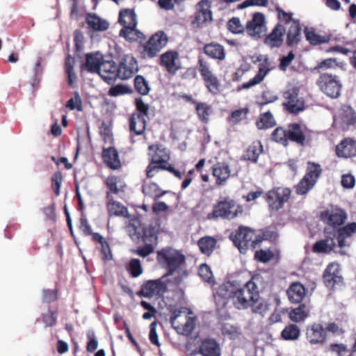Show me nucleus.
Listing matches in <instances>:
<instances>
[{"instance_id": "de8ad7c7", "label": "nucleus", "mask_w": 356, "mask_h": 356, "mask_svg": "<svg viewBox=\"0 0 356 356\" xmlns=\"http://www.w3.org/2000/svg\"><path fill=\"white\" fill-rule=\"evenodd\" d=\"M71 17L76 20L85 17V22L89 25V13H87L86 7L78 6L77 0H74L71 10Z\"/></svg>"}, {"instance_id": "864d4df0", "label": "nucleus", "mask_w": 356, "mask_h": 356, "mask_svg": "<svg viewBox=\"0 0 356 356\" xmlns=\"http://www.w3.org/2000/svg\"><path fill=\"white\" fill-rule=\"evenodd\" d=\"M315 184L314 180L304 177L296 186V193L299 195H305L313 188Z\"/></svg>"}, {"instance_id": "774afa93", "label": "nucleus", "mask_w": 356, "mask_h": 356, "mask_svg": "<svg viewBox=\"0 0 356 356\" xmlns=\"http://www.w3.org/2000/svg\"><path fill=\"white\" fill-rule=\"evenodd\" d=\"M58 295L56 290L46 289L42 293V300L44 302L51 303L57 300Z\"/></svg>"}, {"instance_id": "f704fd0d", "label": "nucleus", "mask_w": 356, "mask_h": 356, "mask_svg": "<svg viewBox=\"0 0 356 356\" xmlns=\"http://www.w3.org/2000/svg\"><path fill=\"white\" fill-rule=\"evenodd\" d=\"M250 307L253 312L257 314H264L268 309L266 301L260 298L257 287L254 293V300L250 302Z\"/></svg>"}, {"instance_id": "37998d69", "label": "nucleus", "mask_w": 356, "mask_h": 356, "mask_svg": "<svg viewBox=\"0 0 356 356\" xmlns=\"http://www.w3.org/2000/svg\"><path fill=\"white\" fill-rule=\"evenodd\" d=\"M216 243L215 238L211 236H205L199 240L198 246L202 253L209 255L213 251Z\"/></svg>"}, {"instance_id": "c85d7f7f", "label": "nucleus", "mask_w": 356, "mask_h": 356, "mask_svg": "<svg viewBox=\"0 0 356 356\" xmlns=\"http://www.w3.org/2000/svg\"><path fill=\"white\" fill-rule=\"evenodd\" d=\"M149 149V154L151 156L153 163L161 164L166 163L169 160V154L165 148L151 145Z\"/></svg>"}, {"instance_id": "ddd939ff", "label": "nucleus", "mask_w": 356, "mask_h": 356, "mask_svg": "<svg viewBox=\"0 0 356 356\" xmlns=\"http://www.w3.org/2000/svg\"><path fill=\"white\" fill-rule=\"evenodd\" d=\"M118 78L125 80L131 78L138 70L136 59L131 55L124 56L118 66Z\"/></svg>"}, {"instance_id": "f8f14e48", "label": "nucleus", "mask_w": 356, "mask_h": 356, "mask_svg": "<svg viewBox=\"0 0 356 356\" xmlns=\"http://www.w3.org/2000/svg\"><path fill=\"white\" fill-rule=\"evenodd\" d=\"M321 220L327 225L340 226L347 218L346 212L337 207H330L321 213Z\"/></svg>"}, {"instance_id": "1a4fd4ad", "label": "nucleus", "mask_w": 356, "mask_h": 356, "mask_svg": "<svg viewBox=\"0 0 356 356\" xmlns=\"http://www.w3.org/2000/svg\"><path fill=\"white\" fill-rule=\"evenodd\" d=\"M318 84L321 90L331 98H337L340 95L341 85L335 76L322 74Z\"/></svg>"}, {"instance_id": "4c0bfd02", "label": "nucleus", "mask_w": 356, "mask_h": 356, "mask_svg": "<svg viewBox=\"0 0 356 356\" xmlns=\"http://www.w3.org/2000/svg\"><path fill=\"white\" fill-rule=\"evenodd\" d=\"M204 52L212 58L223 60L225 57L224 48L218 44H209L204 47Z\"/></svg>"}, {"instance_id": "9d476101", "label": "nucleus", "mask_w": 356, "mask_h": 356, "mask_svg": "<svg viewBox=\"0 0 356 356\" xmlns=\"http://www.w3.org/2000/svg\"><path fill=\"white\" fill-rule=\"evenodd\" d=\"M299 86L296 83H289L284 94L287 100L285 104L291 113H297L304 109V101L298 97Z\"/></svg>"}, {"instance_id": "7c9ffc66", "label": "nucleus", "mask_w": 356, "mask_h": 356, "mask_svg": "<svg viewBox=\"0 0 356 356\" xmlns=\"http://www.w3.org/2000/svg\"><path fill=\"white\" fill-rule=\"evenodd\" d=\"M340 268L339 264L332 263L326 268L323 277L327 284L332 282L337 283L341 281V276L339 275Z\"/></svg>"}, {"instance_id": "b1692460", "label": "nucleus", "mask_w": 356, "mask_h": 356, "mask_svg": "<svg viewBox=\"0 0 356 356\" xmlns=\"http://www.w3.org/2000/svg\"><path fill=\"white\" fill-rule=\"evenodd\" d=\"M339 156L348 158L356 156V141L346 138L343 140L336 148Z\"/></svg>"}, {"instance_id": "5fc2aeb1", "label": "nucleus", "mask_w": 356, "mask_h": 356, "mask_svg": "<svg viewBox=\"0 0 356 356\" xmlns=\"http://www.w3.org/2000/svg\"><path fill=\"white\" fill-rule=\"evenodd\" d=\"M272 138L273 140L280 143L286 146L289 141L288 131L282 129V127H278L273 132Z\"/></svg>"}, {"instance_id": "c9c22d12", "label": "nucleus", "mask_w": 356, "mask_h": 356, "mask_svg": "<svg viewBox=\"0 0 356 356\" xmlns=\"http://www.w3.org/2000/svg\"><path fill=\"white\" fill-rule=\"evenodd\" d=\"M82 194L86 195L89 194L88 181L86 179H82L79 183L76 182V197L78 200V210L81 213H84L85 206L81 197Z\"/></svg>"}, {"instance_id": "09e8293b", "label": "nucleus", "mask_w": 356, "mask_h": 356, "mask_svg": "<svg viewBox=\"0 0 356 356\" xmlns=\"http://www.w3.org/2000/svg\"><path fill=\"white\" fill-rule=\"evenodd\" d=\"M106 185L114 193L122 191L125 187L124 182L120 178L113 176L107 178Z\"/></svg>"}, {"instance_id": "4d7b16f0", "label": "nucleus", "mask_w": 356, "mask_h": 356, "mask_svg": "<svg viewBox=\"0 0 356 356\" xmlns=\"http://www.w3.org/2000/svg\"><path fill=\"white\" fill-rule=\"evenodd\" d=\"M74 41L76 54L79 57H81L80 54L82 53L84 46V36L81 31L76 30L74 31Z\"/></svg>"}, {"instance_id": "5701e85b", "label": "nucleus", "mask_w": 356, "mask_h": 356, "mask_svg": "<svg viewBox=\"0 0 356 356\" xmlns=\"http://www.w3.org/2000/svg\"><path fill=\"white\" fill-rule=\"evenodd\" d=\"M286 29L281 25H277L266 38L265 44L270 48L280 47L284 41L283 36Z\"/></svg>"}, {"instance_id": "7ed1b4c3", "label": "nucleus", "mask_w": 356, "mask_h": 356, "mask_svg": "<svg viewBox=\"0 0 356 356\" xmlns=\"http://www.w3.org/2000/svg\"><path fill=\"white\" fill-rule=\"evenodd\" d=\"M90 72L97 73L106 83H112L118 78V66L113 60H104L102 54H90Z\"/></svg>"}, {"instance_id": "6ab92c4d", "label": "nucleus", "mask_w": 356, "mask_h": 356, "mask_svg": "<svg viewBox=\"0 0 356 356\" xmlns=\"http://www.w3.org/2000/svg\"><path fill=\"white\" fill-rule=\"evenodd\" d=\"M270 62L268 58H265L259 65V71L257 74L250 81L243 83L242 88L244 89L250 88L261 83L267 74L271 70Z\"/></svg>"}, {"instance_id": "c03bdc74", "label": "nucleus", "mask_w": 356, "mask_h": 356, "mask_svg": "<svg viewBox=\"0 0 356 356\" xmlns=\"http://www.w3.org/2000/svg\"><path fill=\"white\" fill-rule=\"evenodd\" d=\"M222 335L230 339H236L241 334V329L229 323H223L221 326Z\"/></svg>"}, {"instance_id": "393cba45", "label": "nucleus", "mask_w": 356, "mask_h": 356, "mask_svg": "<svg viewBox=\"0 0 356 356\" xmlns=\"http://www.w3.org/2000/svg\"><path fill=\"white\" fill-rule=\"evenodd\" d=\"M356 232V222L348 224L338 231V245L342 248L350 245L348 238Z\"/></svg>"}, {"instance_id": "a19ab883", "label": "nucleus", "mask_w": 356, "mask_h": 356, "mask_svg": "<svg viewBox=\"0 0 356 356\" xmlns=\"http://www.w3.org/2000/svg\"><path fill=\"white\" fill-rule=\"evenodd\" d=\"M109 22L97 14H90V29L95 31H105L109 28Z\"/></svg>"}, {"instance_id": "49530a36", "label": "nucleus", "mask_w": 356, "mask_h": 356, "mask_svg": "<svg viewBox=\"0 0 356 356\" xmlns=\"http://www.w3.org/2000/svg\"><path fill=\"white\" fill-rule=\"evenodd\" d=\"M300 334V330L296 325L291 324L287 325L282 332L281 336L284 340H297Z\"/></svg>"}, {"instance_id": "ea45409f", "label": "nucleus", "mask_w": 356, "mask_h": 356, "mask_svg": "<svg viewBox=\"0 0 356 356\" xmlns=\"http://www.w3.org/2000/svg\"><path fill=\"white\" fill-rule=\"evenodd\" d=\"M306 40L312 45H317L328 42V38L315 32L312 28L306 27L304 30Z\"/></svg>"}, {"instance_id": "13d9d810", "label": "nucleus", "mask_w": 356, "mask_h": 356, "mask_svg": "<svg viewBox=\"0 0 356 356\" xmlns=\"http://www.w3.org/2000/svg\"><path fill=\"white\" fill-rule=\"evenodd\" d=\"M196 111L201 121L207 122L210 114V107L204 103H197L196 104Z\"/></svg>"}, {"instance_id": "680f3d73", "label": "nucleus", "mask_w": 356, "mask_h": 356, "mask_svg": "<svg viewBox=\"0 0 356 356\" xmlns=\"http://www.w3.org/2000/svg\"><path fill=\"white\" fill-rule=\"evenodd\" d=\"M228 29L234 33H241L243 31L244 27L238 17H233L228 22Z\"/></svg>"}, {"instance_id": "dca6fc26", "label": "nucleus", "mask_w": 356, "mask_h": 356, "mask_svg": "<svg viewBox=\"0 0 356 356\" xmlns=\"http://www.w3.org/2000/svg\"><path fill=\"white\" fill-rule=\"evenodd\" d=\"M264 22V15L259 13H255L252 19L246 24V31L248 35L255 38H261L265 35L266 29Z\"/></svg>"}, {"instance_id": "9b49d317", "label": "nucleus", "mask_w": 356, "mask_h": 356, "mask_svg": "<svg viewBox=\"0 0 356 356\" xmlns=\"http://www.w3.org/2000/svg\"><path fill=\"white\" fill-rule=\"evenodd\" d=\"M291 195V190L288 188L279 187L270 191L267 194V202L269 207L273 210L282 208Z\"/></svg>"}, {"instance_id": "0eeeda50", "label": "nucleus", "mask_w": 356, "mask_h": 356, "mask_svg": "<svg viewBox=\"0 0 356 356\" xmlns=\"http://www.w3.org/2000/svg\"><path fill=\"white\" fill-rule=\"evenodd\" d=\"M170 323L179 334L187 335L195 328V317L188 309L181 308L173 312Z\"/></svg>"}, {"instance_id": "a211bd4d", "label": "nucleus", "mask_w": 356, "mask_h": 356, "mask_svg": "<svg viewBox=\"0 0 356 356\" xmlns=\"http://www.w3.org/2000/svg\"><path fill=\"white\" fill-rule=\"evenodd\" d=\"M161 65L165 67L170 74H175L181 67L179 54L177 51H169L161 56Z\"/></svg>"}, {"instance_id": "f257e3e1", "label": "nucleus", "mask_w": 356, "mask_h": 356, "mask_svg": "<svg viewBox=\"0 0 356 356\" xmlns=\"http://www.w3.org/2000/svg\"><path fill=\"white\" fill-rule=\"evenodd\" d=\"M254 277L243 286L232 283L226 282L219 286L214 293L216 304L218 308H223L229 302L237 309H246L250 307V302L254 300V293L257 287Z\"/></svg>"}, {"instance_id": "603ef678", "label": "nucleus", "mask_w": 356, "mask_h": 356, "mask_svg": "<svg viewBox=\"0 0 356 356\" xmlns=\"http://www.w3.org/2000/svg\"><path fill=\"white\" fill-rule=\"evenodd\" d=\"M275 124V121L270 112L264 113L259 122H257L258 129L270 128Z\"/></svg>"}, {"instance_id": "72a5a7b5", "label": "nucleus", "mask_w": 356, "mask_h": 356, "mask_svg": "<svg viewBox=\"0 0 356 356\" xmlns=\"http://www.w3.org/2000/svg\"><path fill=\"white\" fill-rule=\"evenodd\" d=\"M300 26L298 22H292L287 33L286 43L288 45H294L301 40Z\"/></svg>"}, {"instance_id": "f3484780", "label": "nucleus", "mask_w": 356, "mask_h": 356, "mask_svg": "<svg viewBox=\"0 0 356 356\" xmlns=\"http://www.w3.org/2000/svg\"><path fill=\"white\" fill-rule=\"evenodd\" d=\"M307 339L312 345L323 344L327 338L326 330L321 323H314L307 330Z\"/></svg>"}, {"instance_id": "20e7f679", "label": "nucleus", "mask_w": 356, "mask_h": 356, "mask_svg": "<svg viewBox=\"0 0 356 356\" xmlns=\"http://www.w3.org/2000/svg\"><path fill=\"white\" fill-rule=\"evenodd\" d=\"M119 22L123 26L119 35L129 42H135L144 38L142 32L136 29L137 16L131 9H124L119 14Z\"/></svg>"}, {"instance_id": "a18cd8bd", "label": "nucleus", "mask_w": 356, "mask_h": 356, "mask_svg": "<svg viewBox=\"0 0 356 356\" xmlns=\"http://www.w3.org/2000/svg\"><path fill=\"white\" fill-rule=\"evenodd\" d=\"M309 315V312L306 309L305 305H300L293 309L289 314V318L292 321L300 322L305 321Z\"/></svg>"}, {"instance_id": "2eb2a0df", "label": "nucleus", "mask_w": 356, "mask_h": 356, "mask_svg": "<svg viewBox=\"0 0 356 356\" xmlns=\"http://www.w3.org/2000/svg\"><path fill=\"white\" fill-rule=\"evenodd\" d=\"M167 291V285L161 280H149L142 286L141 293L146 298H159Z\"/></svg>"}, {"instance_id": "c756f323", "label": "nucleus", "mask_w": 356, "mask_h": 356, "mask_svg": "<svg viewBox=\"0 0 356 356\" xmlns=\"http://www.w3.org/2000/svg\"><path fill=\"white\" fill-rule=\"evenodd\" d=\"M342 122L346 125H349L356 122V115L350 106H344L337 115L334 116V122Z\"/></svg>"}, {"instance_id": "a878e982", "label": "nucleus", "mask_w": 356, "mask_h": 356, "mask_svg": "<svg viewBox=\"0 0 356 356\" xmlns=\"http://www.w3.org/2000/svg\"><path fill=\"white\" fill-rule=\"evenodd\" d=\"M287 296L291 303L300 302L305 296V289L299 282H294L291 284L287 291Z\"/></svg>"}, {"instance_id": "412c9836", "label": "nucleus", "mask_w": 356, "mask_h": 356, "mask_svg": "<svg viewBox=\"0 0 356 356\" xmlns=\"http://www.w3.org/2000/svg\"><path fill=\"white\" fill-rule=\"evenodd\" d=\"M212 172L218 185H224L231 176L229 166L223 162L214 164L212 167Z\"/></svg>"}, {"instance_id": "aec40b11", "label": "nucleus", "mask_w": 356, "mask_h": 356, "mask_svg": "<svg viewBox=\"0 0 356 356\" xmlns=\"http://www.w3.org/2000/svg\"><path fill=\"white\" fill-rule=\"evenodd\" d=\"M90 236L92 242L96 245L97 248L100 250L103 259L105 261L111 260L113 255L106 238L99 233L92 232H90Z\"/></svg>"}, {"instance_id": "3c124183", "label": "nucleus", "mask_w": 356, "mask_h": 356, "mask_svg": "<svg viewBox=\"0 0 356 356\" xmlns=\"http://www.w3.org/2000/svg\"><path fill=\"white\" fill-rule=\"evenodd\" d=\"M136 90L142 95H146L149 92V86L145 79L140 75H138L134 80Z\"/></svg>"}, {"instance_id": "39448f33", "label": "nucleus", "mask_w": 356, "mask_h": 356, "mask_svg": "<svg viewBox=\"0 0 356 356\" xmlns=\"http://www.w3.org/2000/svg\"><path fill=\"white\" fill-rule=\"evenodd\" d=\"M230 239L241 253L245 254L248 250H253L261 243L263 238L257 235L254 232L248 227H239L235 233H232Z\"/></svg>"}, {"instance_id": "e2e57ef3", "label": "nucleus", "mask_w": 356, "mask_h": 356, "mask_svg": "<svg viewBox=\"0 0 356 356\" xmlns=\"http://www.w3.org/2000/svg\"><path fill=\"white\" fill-rule=\"evenodd\" d=\"M129 270L131 275L134 277H138L143 273L140 262L137 259H133L130 261L129 265Z\"/></svg>"}, {"instance_id": "338daca9", "label": "nucleus", "mask_w": 356, "mask_h": 356, "mask_svg": "<svg viewBox=\"0 0 356 356\" xmlns=\"http://www.w3.org/2000/svg\"><path fill=\"white\" fill-rule=\"evenodd\" d=\"M255 258L263 263H267L273 257V254L269 250L257 251L254 254Z\"/></svg>"}, {"instance_id": "bf43d9fd", "label": "nucleus", "mask_w": 356, "mask_h": 356, "mask_svg": "<svg viewBox=\"0 0 356 356\" xmlns=\"http://www.w3.org/2000/svg\"><path fill=\"white\" fill-rule=\"evenodd\" d=\"M321 172V168L319 165L309 163L307 168V172L304 176L307 179L314 180L316 183Z\"/></svg>"}, {"instance_id": "f03ea898", "label": "nucleus", "mask_w": 356, "mask_h": 356, "mask_svg": "<svg viewBox=\"0 0 356 356\" xmlns=\"http://www.w3.org/2000/svg\"><path fill=\"white\" fill-rule=\"evenodd\" d=\"M158 260L173 276L175 283L179 284L187 277L188 273L181 268L185 257L179 251L172 248L162 250L158 252Z\"/></svg>"}, {"instance_id": "58836bf2", "label": "nucleus", "mask_w": 356, "mask_h": 356, "mask_svg": "<svg viewBox=\"0 0 356 356\" xmlns=\"http://www.w3.org/2000/svg\"><path fill=\"white\" fill-rule=\"evenodd\" d=\"M143 192L145 196H149L154 200H156L167 193V191H163L155 183L145 184L143 186Z\"/></svg>"}, {"instance_id": "2f4dec72", "label": "nucleus", "mask_w": 356, "mask_h": 356, "mask_svg": "<svg viewBox=\"0 0 356 356\" xmlns=\"http://www.w3.org/2000/svg\"><path fill=\"white\" fill-rule=\"evenodd\" d=\"M130 131L136 135H141L146 127L145 118L140 114H133L130 119Z\"/></svg>"}, {"instance_id": "423d86ee", "label": "nucleus", "mask_w": 356, "mask_h": 356, "mask_svg": "<svg viewBox=\"0 0 356 356\" xmlns=\"http://www.w3.org/2000/svg\"><path fill=\"white\" fill-rule=\"evenodd\" d=\"M243 211V207L237 204L236 201L230 198H225L214 205L213 211L208 213L209 220L222 218L232 220L236 218Z\"/></svg>"}, {"instance_id": "4be33fe9", "label": "nucleus", "mask_w": 356, "mask_h": 356, "mask_svg": "<svg viewBox=\"0 0 356 356\" xmlns=\"http://www.w3.org/2000/svg\"><path fill=\"white\" fill-rule=\"evenodd\" d=\"M199 353L202 356H220V344L213 339H205L199 347Z\"/></svg>"}, {"instance_id": "0e129e2a", "label": "nucleus", "mask_w": 356, "mask_h": 356, "mask_svg": "<svg viewBox=\"0 0 356 356\" xmlns=\"http://www.w3.org/2000/svg\"><path fill=\"white\" fill-rule=\"evenodd\" d=\"M330 350L337 356H344L348 353V346L344 343H331Z\"/></svg>"}, {"instance_id": "e433bc0d", "label": "nucleus", "mask_w": 356, "mask_h": 356, "mask_svg": "<svg viewBox=\"0 0 356 356\" xmlns=\"http://www.w3.org/2000/svg\"><path fill=\"white\" fill-rule=\"evenodd\" d=\"M263 151V147L259 141L250 145L243 155L245 160L257 162L259 156Z\"/></svg>"}, {"instance_id": "8fccbe9b", "label": "nucleus", "mask_w": 356, "mask_h": 356, "mask_svg": "<svg viewBox=\"0 0 356 356\" xmlns=\"http://www.w3.org/2000/svg\"><path fill=\"white\" fill-rule=\"evenodd\" d=\"M74 58L68 55L65 59V72L67 74L68 83L72 86L76 80V75L74 72Z\"/></svg>"}, {"instance_id": "cd10ccee", "label": "nucleus", "mask_w": 356, "mask_h": 356, "mask_svg": "<svg viewBox=\"0 0 356 356\" xmlns=\"http://www.w3.org/2000/svg\"><path fill=\"white\" fill-rule=\"evenodd\" d=\"M103 159L105 163L111 169L116 170L121 166L118 151L113 147L104 149Z\"/></svg>"}, {"instance_id": "69168bd1", "label": "nucleus", "mask_w": 356, "mask_h": 356, "mask_svg": "<svg viewBox=\"0 0 356 356\" xmlns=\"http://www.w3.org/2000/svg\"><path fill=\"white\" fill-rule=\"evenodd\" d=\"M66 107L70 110H74L75 108L78 111L82 110L81 99L78 93H75L74 98H71L67 101Z\"/></svg>"}, {"instance_id": "6e6552de", "label": "nucleus", "mask_w": 356, "mask_h": 356, "mask_svg": "<svg viewBox=\"0 0 356 356\" xmlns=\"http://www.w3.org/2000/svg\"><path fill=\"white\" fill-rule=\"evenodd\" d=\"M167 42L168 38L163 32L156 33L143 46V54L144 57H155L166 45Z\"/></svg>"}, {"instance_id": "4468645a", "label": "nucleus", "mask_w": 356, "mask_h": 356, "mask_svg": "<svg viewBox=\"0 0 356 356\" xmlns=\"http://www.w3.org/2000/svg\"><path fill=\"white\" fill-rule=\"evenodd\" d=\"M213 20L211 4L207 0H202L196 5V15L193 24L202 27Z\"/></svg>"}, {"instance_id": "6e6d98bb", "label": "nucleus", "mask_w": 356, "mask_h": 356, "mask_svg": "<svg viewBox=\"0 0 356 356\" xmlns=\"http://www.w3.org/2000/svg\"><path fill=\"white\" fill-rule=\"evenodd\" d=\"M63 181L62 173L55 172L51 177V188L56 196L60 195V188Z\"/></svg>"}, {"instance_id": "052dcab7", "label": "nucleus", "mask_w": 356, "mask_h": 356, "mask_svg": "<svg viewBox=\"0 0 356 356\" xmlns=\"http://www.w3.org/2000/svg\"><path fill=\"white\" fill-rule=\"evenodd\" d=\"M200 276L207 282L213 283L214 282L212 271L209 266L204 264L199 268Z\"/></svg>"}, {"instance_id": "79ce46f5", "label": "nucleus", "mask_w": 356, "mask_h": 356, "mask_svg": "<svg viewBox=\"0 0 356 356\" xmlns=\"http://www.w3.org/2000/svg\"><path fill=\"white\" fill-rule=\"evenodd\" d=\"M288 138L289 140L295 141L299 144H303L305 141V136L299 124H293L289 126L288 130Z\"/></svg>"}, {"instance_id": "473e14b6", "label": "nucleus", "mask_w": 356, "mask_h": 356, "mask_svg": "<svg viewBox=\"0 0 356 356\" xmlns=\"http://www.w3.org/2000/svg\"><path fill=\"white\" fill-rule=\"evenodd\" d=\"M336 246L334 238L327 236L325 239L317 241L313 247V251L317 253H328Z\"/></svg>"}, {"instance_id": "bb28decb", "label": "nucleus", "mask_w": 356, "mask_h": 356, "mask_svg": "<svg viewBox=\"0 0 356 356\" xmlns=\"http://www.w3.org/2000/svg\"><path fill=\"white\" fill-rule=\"evenodd\" d=\"M107 209L110 216L127 218V209L120 202L115 201L108 194Z\"/></svg>"}]
</instances>
